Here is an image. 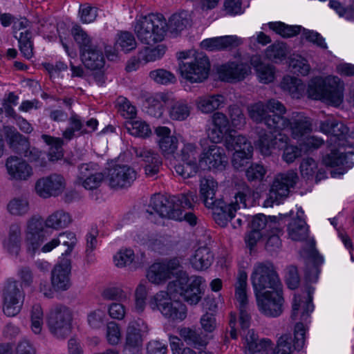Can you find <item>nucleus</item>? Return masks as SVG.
Instances as JSON below:
<instances>
[{"instance_id": "1", "label": "nucleus", "mask_w": 354, "mask_h": 354, "mask_svg": "<svg viewBox=\"0 0 354 354\" xmlns=\"http://www.w3.org/2000/svg\"><path fill=\"white\" fill-rule=\"evenodd\" d=\"M190 15L187 11L174 14L168 24L162 15L149 14L136 20L134 31L142 43L153 45L163 40L167 28L176 35L190 26Z\"/></svg>"}, {"instance_id": "2", "label": "nucleus", "mask_w": 354, "mask_h": 354, "mask_svg": "<svg viewBox=\"0 0 354 354\" xmlns=\"http://www.w3.org/2000/svg\"><path fill=\"white\" fill-rule=\"evenodd\" d=\"M198 201L194 192L189 191L178 195L165 196L161 194L153 195L146 209V217L152 221L151 216L156 214L162 218L176 221H185L190 225H195L197 217L192 212L184 213V209H192Z\"/></svg>"}, {"instance_id": "3", "label": "nucleus", "mask_w": 354, "mask_h": 354, "mask_svg": "<svg viewBox=\"0 0 354 354\" xmlns=\"http://www.w3.org/2000/svg\"><path fill=\"white\" fill-rule=\"evenodd\" d=\"M249 118L257 124H264L270 131H277V126L281 127L284 122L281 115L286 109L284 105L275 99L267 102L258 101L247 106Z\"/></svg>"}, {"instance_id": "4", "label": "nucleus", "mask_w": 354, "mask_h": 354, "mask_svg": "<svg viewBox=\"0 0 354 354\" xmlns=\"http://www.w3.org/2000/svg\"><path fill=\"white\" fill-rule=\"evenodd\" d=\"M344 84L337 76L329 75L325 78H313L308 86V96L315 100H322L334 106L343 101Z\"/></svg>"}, {"instance_id": "5", "label": "nucleus", "mask_w": 354, "mask_h": 354, "mask_svg": "<svg viewBox=\"0 0 354 354\" xmlns=\"http://www.w3.org/2000/svg\"><path fill=\"white\" fill-rule=\"evenodd\" d=\"M177 56L179 72L187 81L201 83L208 77L210 63L207 56L198 53L195 57H190L187 52H180Z\"/></svg>"}, {"instance_id": "6", "label": "nucleus", "mask_w": 354, "mask_h": 354, "mask_svg": "<svg viewBox=\"0 0 354 354\" xmlns=\"http://www.w3.org/2000/svg\"><path fill=\"white\" fill-rule=\"evenodd\" d=\"M251 281L254 293L282 289V283L275 267L270 261L258 262L254 264Z\"/></svg>"}, {"instance_id": "7", "label": "nucleus", "mask_w": 354, "mask_h": 354, "mask_svg": "<svg viewBox=\"0 0 354 354\" xmlns=\"http://www.w3.org/2000/svg\"><path fill=\"white\" fill-rule=\"evenodd\" d=\"M252 190L248 185H244L242 191L235 195V202L225 203L222 199L215 203L214 207L207 208L212 209V216L215 222L221 227H225L235 216V212L239 208V203L247 207L246 199L251 197Z\"/></svg>"}, {"instance_id": "8", "label": "nucleus", "mask_w": 354, "mask_h": 354, "mask_svg": "<svg viewBox=\"0 0 354 354\" xmlns=\"http://www.w3.org/2000/svg\"><path fill=\"white\" fill-rule=\"evenodd\" d=\"M72 313L66 306H53L48 315L47 324L51 333L58 339H65L71 333Z\"/></svg>"}, {"instance_id": "9", "label": "nucleus", "mask_w": 354, "mask_h": 354, "mask_svg": "<svg viewBox=\"0 0 354 354\" xmlns=\"http://www.w3.org/2000/svg\"><path fill=\"white\" fill-rule=\"evenodd\" d=\"M297 180V174L292 170L276 175L270 185L265 205L272 206L274 203H280L288 196L290 189L295 187Z\"/></svg>"}, {"instance_id": "10", "label": "nucleus", "mask_w": 354, "mask_h": 354, "mask_svg": "<svg viewBox=\"0 0 354 354\" xmlns=\"http://www.w3.org/2000/svg\"><path fill=\"white\" fill-rule=\"evenodd\" d=\"M3 310L8 317L18 315L23 306L25 292L17 280L8 279L3 288Z\"/></svg>"}, {"instance_id": "11", "label": "nucleus", "mask_w": 354, "mask_h": 354, "mask_svg": "<svg viewBox=\"0 0 354 354\" xmlns=\"http://www.w3.org/2000/svg\"><path fill=\"white\" fill-rule=\"evenodd\" d=\"M187 277L182 279H176L169 282L167 286L169 293H176L190 305L197 304L202 297V290L201 286L203 279L201 277H196L187 283Z\"/></svg>"}, {"instance_id": "12", "label": "nucleus", "mask_w": 354, "mask_h": 354, "mask_svg": "<svg viewBox=\"0 0 354 354\" xmlns=\"http://www.w3.org/2000/svg\"><path fill=\"white\" fill-rule=\"evenodd\" d=\"M259 311L267 317H276L283 312L282 289L255 293Z\"/></svg>"}, {"instance_id": "13", "label": "nucleus", "mask_w": 354, "mask_h": 354, "mask_svg": "<svg viewBox=\"0 0 354 354\" xmlns=\"http://www.w3.org/2000/svg\"><path fill=\"white\" fill-rule=\"evenodd\" d=\"M169 291H160L150 303L152 309L157 308L167 318L172 320H183L187 316L186 306L180 303L171 301Z\"/></svg>"}, {"instance_id": "14", "label": "nucleus", "mask_w": 354, "mask_h": 354, "mask_svg": "<svg viewBox=\"0 0 354 354\" xmlns=\"http://www.w3.org/2000/svg\"><path fill=\"white\" fill-rule=\"evenodd\" d=\"M281 119L284 121L283 125L277 126V131L288 128L292 138L301 141L313 131V120L304 113L293 112L290 118H286L281 115Z\"/></svg>"}, {"instance_id": "15", "label": "nucleus", "mask_w": 354, "mask_h": 354, "mask_svg": "<svg viewBox=\"0 0 354 354\" xmlns=\"http://www.w3.org/2000/svg\"><path fill=\"white\" fill-rule=\"evenodd\" d=\"M306 327L302 322H298L294 328L293 335H282L277 340L273 354H292L299 351L305 344Z\"/></svg>"}, {"instance_id": "16", "label": "nucleus", "mask_w": 354, "mask_h": 354, "mask_svg": "<svg viewBox=\"0 0 354 354\" xmlns=\"http://www.w3.org/2000/svg\"><path fill=\"white\" fill-rule=\"evenodd\" d=\"M137 178L136 171L126 165H117L109 169L107 180L111 187L127 188L131 185Z\"/></svg>"}, {"instance_id": "17", "label": "nucleus", "mask_w": 354, "mask_h": 354, "mask_svg": "<svg viewBox=\"0 0 354 354\" xmlns=\"http://www.w3.org/2000/svg\"><path fill=\"white\" fill-rule=\"evenodd\" d=\"M66 187L64 178L58 174H53L48 176L37 180L35 184V192L44 198L57 196L63 192Z\"/></svg>"}, {"instance_id": "18", "label": "nucleus", "mask_w": 354, "mask_h": 354, "mask_svg": "<svg viewBox=\"0 0 354 354\" xmlns=\"http://www.w3.org/2000/svg\"><path fill=\"white\" fill-rule=\"evenodd\" d=\"M199 162L201 165L214 171L224 170L228 162L224 149L216 143L203 149Z\"/></svg>"}, {"instance_id": "19", "label": "nucleus", "mask_w": 354, "mask_h": 354, "mask_svg": "<svg viewBox=\"0 0 354 354\" xmlns=\"http://www.w3.org/2000/svg\"><path fill=\"white\" fill-rule=\"evenodd\" d=\"M314 288L308 286L306 288L303 295H295L292 304L291 319L293 320L300 319L305 322L313 312L314 306L313 304V294Z\"/></svg>"}, {"instance_id": "20", "label": "nucleus", "mask_w": 354, "mask_h": 354, "mask_svg": "<svg viewBox=\"0 0 354 354\" xmlns=\"http://www.w3.org/2000/svg\"><path fill=\"white\" fill-rule=\"evenodd\" d=\"M29 21L25 18L17 20L13 25L15 37L18 40L19 50L27 59L33 56L32 34L27 29Z\"/></svg>"}, {"instance_id": "21", "label": "nucleus", "mask_w": 354, "mask_h": 354, "mask_svg": "<svg viewBox=\"0 0 354 354\" xmlns=\"http://www.w3.org/2000/svg\"><path fill=\"white\" fill-rule=\"evenodd\" d=\"M148 330V326L142 319H138L131 321L126 329L125 348L135 350L141 347Z\"/></svg>"}, {"instance_id": "22", "label": "nucleus", "mask_w": 354, "mask_h": 354, "mask_svg": "<svg viewBox=\"0 0 354 354\" xmlns=\"http://www.w3.org/2000/svg\"><path fill=\"white\" fill-rule=\"evenodd\" d=\"M104 178V174L97 171L96 165L82 164L78 167L76 183L86 189L92 190L100 185Z\"/></svg>"}, {"instance_id": "23", "label": "nucleus", "mask_w": 354, "mask_h": 354, "mask_svg": "<svg viewBox=\"0 0 354 354\" xmlns=\"http://www.w3.org/2000/svg\"><path fill=\"white\" fill-rule=\"evenodd\" d=\"M71 266L68 259H63L55 266L51 272V283L55 290L63 291L68 290L71 286L70 273Z\"/></svg>"}, {"instance_id": "24", "label": "nucleus", "mask_w": 354, "mask_h": 354, "mask_svg": "<svg viewBox=\"0 0 354 354\" xmlns=\"http://www.w3.org/2000/svg\"><path fill=\"white\" fill-rule=\"evenodd\" d=\"M133 151L137 158L144 162L145 174L153 176L159 171L162 160L158 153L147 147H133Z\"/></svg>"}, {"instance_id": "25", "label": "nucleus", "mask_w": 354, "mask_h": 354, "mask_svg": "<svg viewBox=\"0 0 354 354\" xmlns=\"http://www.w3.org/2000/svg\"><path fill=\"white\" fill-rule=\"evenodd\" d=\"M155 133L158 137V144L162 154L167 158L174 156L178 149V140L171 135V129L167 127H158Z\"/></svg>"}, {"instance_id": "26", "label": "nucleus", "mask_w": 354, "mask_h": 354, "mask_svg": "<svg viewBox=\"0 0 354 354\" xmlns=\"http://www.w3.org/2000/svg\"><path fill=\"white\" fill-rule=\"evenodd\" d=\"M250 71V68L247 64L230 62L222 65L218 70V73L223 81L233 82L243 80Z\"/></svg>"}, {"instance_id": "27", "label": "nucleus", "mask_w": 354, "mask_h": 354, "mask_svg": "<svg viewBox=\"0 0 354 354\" xmlns=\"http://www.w3.org/2000/svg\"><path fill=\"white\" fill-rule=\"evenodd\" d=\"M6 167L10 178L17 180H26L32 174V167L22 158L9 157Z\"/></svg>"}, {"instance_id": "28", "label": "nucleus", "mask_w": 354, "mask_h": 354, "mask_svg": "<svg viewBox=\"0 0 354 354\" xmlns=\"http://www.w3.org/2000/svg\"><path fill=\"white\" fill-rule=\"evenodd\" d=\"M287 139L288 136L283 133L274 135L271 132H264L259 136L258 147L263 155L269 156L272 149L283 147Z\"/></svg>"}, {"instance_id": "29", "label": "nucleus", "mask_w": 354, "mask_h": 354, "mask_svg": "<svg viewBox=\"0 0 354 354\" xmlns=\"http://www.w3.org/2000/svg\"><path fill=\"white\" fill-rule=\"evenodd\" d=\"M320 131L327 135H330V145H337L342 142L345 134L348 131V127L343 122H338L334 119L328 118L320 122Z\"/></svg>"}, {"instance_id": "30", "label": "nucleus", "mask_w": 354, "mask_h": 354, "mask_svg": "<svg viewBox=\"0 0 354 354\" xmlns=\"http://www.w3.org/2000/svg\"><path fill=\"white\" fill-rule=\"evenodd\" d=\"M243 41L236 35H229L205 39L202 47L210 51L230 50L241 45Z\"/></svg>"}, {"instance_id": "31", "label": "nucleus", "mask_w": 354, "mask_h": 354, "mask_svg": "<svg viewBox=\"0 0 354 354\" xmlns=\"http://www.w3.org/2000/svg\"><path fill=\"white\" fill-rule=\"evenodd\" d=\"M3 131L7 143L14 152L21 154L28 149L30 143L28 139L14 127H4Z\"/></svg>"}, {"instance_id": "32", "label": "nucleus", "mask_w": 354, "mask_h": 354, "mask_svg": "<svg viewBox=\"0 0 354 354\" xmlns=\"http://www.w3.org/2000/svg\"><path fill=\"white\" fill-rule=\"evenodd\" d=\"M280 221L277 216H267L259 214L252 217L249 226L257 232H270L271 230L280 231Z\"/></svg>"}, {"instance_id": "33", "label": "nucleus", "mask_w": 354, "mask_h": 354, "mask_svg": "<svg viewBox=\"0 0 354 354\" xmlns=\"http://www.w3.org/2000/svg\"><path fill=\"white\" fill-rule=\"evenodd\" d=\"M218 189L217 182L212 177L203 178L200 180L199 194L206 207H214L216 202L220 199L216 198Z\"/></svg>"}, {"instance_id": "34", "label": "nucleus", "mask_w": 354, "mask_h": 354, "mask_svg": "<svg viewBox=\"0 0 354 354\" xmlns=\"http://www.w3.org/2000/svg\"><path fill=\"white\" fill-rule=\"evenodd\" d=\"M304 212L299 209L297 217L293 218L288 224V234L290 239L295 241H304L308 236V227L301 218Z\"/></svg>"}, {"instance_id": "35", "label": "nucleus", "mask_w": 354, "mask_h": 354, "mask_svg": "<svg viewBox=\"0 0 354 354\" xmlns=\"http://www.w3.org/2000/svg\"><path fill=\"white\" fill-rule=\"evenodd\" d=\"M212 118L215 128L210 131L208 138L213 143H218L222 140L223 134L230 131V121L224 113L218 111L214 113Z\"/></svg>"}, {"instance_id": "36", "label": "nucleus", "mask_w": 354, "mask_h": 354, "mask_svg": "<svg viewBox=\"0 0 354 354\" xmlns=\"http://www.w3.org/2000/svg\"><path fill=\"white\" fill-rule=\"evenodd\" d=\"M81 57L84 66L90 70H99L104 65L102 50L96 45L93 48L83 51Z\"/></svg>"}, {"instance_id": "37", "label": "nucleus", "mask_w": 354, "mask_h": 354, "mask_svg": "<svg viewBox=\"0 0 354 354\" xmlns=\"http://www.w3.org/2000/svg\"><path fill=\"white\" fill-rule=\"evenodd\" d=\"M213 261L214 254L207 246L198 248L190 258V263L196 270L207 269L212 265Z\"/></svg>"}, {"instance_id": "38", "label": "nucleus", "mask_w": 354, "mask_h": 354, "mask_svg": "<svg viewBox=\"0 0 354 354\" xmlns=\"http://www.w3.org/2000/svg\"><path fill=\"white\" fill-rule=\"evenodd\" d=\"M336 145L330 146L329 153H327L323 156V162L328 167H336L341 165H344L346 162L348 154H354V151L346 150V149L339 147V149L336 148Z\"/></svg>"}, {"instance_id": "39", "label": "nucleus", "mask_w": 354, "mask_h": 354, "mask_svg": "<svg viewBox=\"0 0 354 354\" xmlns=\"http://www.w3.org/2000/svg\"><path fill=\"white\" fill-rule=\"evenodd\" d=\"M245 339V354H268L271 347L272 342L268 339H258L252 332H248Z\"/></svg>"}, {"instance_id": "40", "label": "nucleus", "mask_w": 354, "mask_h": 354, "mask_svg": "<svg viewBox=\"0 0 354 354\" xmlns=\"http://www.w3.org/2000/svg\"><path fill=\"white\" fill-rule=\"evenodd\" d=\"M224 145L228 151L248 150L252 146L248 139L234 130L230 131L225 137Z\"/></svg>"}, {"instance_id": "41", "label": "nucleus", "mask_w": 354, "mask_h": 354, "mask_svg": "<svg viewBox=\"0 0 354 354\" xmlns=\"http://www.w3.org/2000/svg\"><path fill=\"white\" fill-rule=\"evenodd\" d=\"M21 243V226L19 223H13L10 225L8 239L4 246L12 254H18Z\"/></svg>"}, {"instance_id": "42", "label": "nucleus", "mask_w": 354, "mask_h": 354, "mask_svg": "<svg viewBox=\"0 0 354 354\" xmlns=\"http://www.w3.org/2000/svg\"><path fill=\"white\" fill-rule=\"evenodd\" d=\"M180 335L188 345L192 346L196 348L204 347L208 343L207 335L203 334L201 331L189 328H181Z\"/></svg>"}, {"instance_id": "43", "label": "nucleus", "mask_w": 354, "mask_h": 354, "mask_svg": "<svg viewBox=\"0 0 354 354\" xmlns=\"http://www.w3.org/2000/svg\"><path fill=\"white\" fill-rule=\"evenodd\" d=\"M167 109L169 118L175 121L185 120L191 112V106L185 100H172Z\"/></svg>"}, {"instance_id": "44", "label": "nucleus", "mask_w": 354, "mask_h": 354, "mask_svg": "<svg viewBox=\"0 0 354 354\" xmlns=\"http://www.w3.org/2000/svg\"><path fill=\"white\" fill-rule=\"evenodd\" d=\"M68 127L63 132V138L71 140L75 136V133L77 132L79 136L89 133L87 129L84 128V122L81 120L80 115L74 112L71 113V116L68 119Z\"/></svg>"}, {"instance_id": "45", "label": "nucleus", "mask_w": 354, "mask_h": 354, "mask_svg": "<svg viewBox=\"0 0 354 354\" xmlns=\"http://www.w3.org/2000/svg\"><path fill=\"white\" fill-rule=\"evenodd\" d=\"M71 221V216L68 212L59 209L47 217L45 220V226L59 230L68 227Z\"/></svg>"}, {"instance_id": "46", "label": "nucleus", "mask_w": 354, "mask_h": 354, "mask_svg": "<svg viewBox=\"0 0 354 354\" xmlns=\"http://www.w3.org/2000/svg\"><path fill=\"white\" fill-rule=\"evenodd\" d=\"M225 103V97L221 95H212L201 97L197 100V106L203 113H212L219 109Z\"/></svg>"}, {"instance_id": "47", "label": "nucleus", "mask_w": 354, "mask_h": 354, "mask_svg": "<svg viewBox=\"0 0 354 354\" xmlns=\"http://www.w3.org/2000/svg\"><path fill=\"white\" fill-rule=\"evenodd\" d=\"M281 88L288 92L293 98L299 99L304 91V85L300 79L290 75L285 76L281 82Z\"/></svg>"}, {"instance_id": "48", "label": "nucleus", "mask_w": 354, "mask_h": 354, "mask_svg": "<svg viewBox=\"0 0 354 354\" xmlns=\"http://www.w3.org/2000/svg\"><path fill=\"white\" fill-rule=\"evenodd\" d=\"M169 96L163 93L157 94L155 97L147 100L148 106L146 107V113L153 118H160L164 111L163 104L161 102H166Z\"/></svg>"}, {"instance_id": "49", "label": "nucleus", "mask_w": 354, "mask_h": 354, "mask_svg": "<svg viewBox=\"0 0 354 354\" xmlns=\"http://www.w3.org/2000/svg\"><path fill=\"white\" fill-rule=\"evenodd\" d=\"M247 279V273L243 270H240L235 285V297L239 304V308H245L248 304Z\"/></svg>"}, {"instance_id": "50", "label": "nucleus", "mask_w": 354, "mask_h": 354, "mask_svg": "<svg viewBox=\"0 0 354 354\" xmlns=\"http://www.w3.org/2000/svg\"><path fill=\"white\" fill-rule=\"evenodd\" d=\"M162 264L168 279L172 277H175L176 279H182L187 277L185 272L183 271V267L179 258L174 257L166 260L162 262Z\"/></svg>"}, {"instance_id": "51", "label": "nucleus", "mask_w": 354, "mask_h": 354, "mask_svg": "<svg viewBox=\"0 0 354 354\" xmlns=\"http://www.w3.org/2000/svg\"><path fill=\"white\" fill-rule=\"evenodd\" d=\"M7 210L12 216H24L30 211L29 201L24 197H15L8 202Z\"/></svg>"}, {"instance_id": "52", "label": "nucleus", "mask_w": 354, "mask_h": 354, "mask_svg": "<svg viewBox=\"0 0 354 354\" xmlns=\"http://www.w3.org/2000/svg\"><path fill=\"white\" fill-rule=\"evenodd\" d=\"M125 129L132 136L140 138H147L151 134V130L148 124L142 120L128 121Z\"/></svg>"}, {"instance_id": "53", "label": "nucleus", "mask_w": 354, "mask_h": 354, "mask_svg": "<svg viewBox=\"0 0 354 354\" xmlns=\"http://www.w3.org/2000/svg\"><path fill=\"white\" fill-rule=\"evenodd\" d=\"M322 262L323 258L317 252H313L305 271V277L307 281L310 282H315L317 281L319 272L318 267Z\"/></svg>"}, {"instance_id": "54", "label": "nucleus", "mask_w": 354, "mask_h": 354, "mask_svg": "<svg viewBox=\"0 0 354 354\" xmlns=\"http://www.w3.org/2000/svg\"><path fill=\"white\" fill-rule=\"evenodd\" d=\"M287 53L288 50L286 44L275 42L267 48L266 56L272 62L277 63L286 57Z\"/></svg>"}, {"instance_id": "55", "label": "nucleus", "mask_w": 354, "mask_h": 354, "mask_svg": "<svg viewBox=\"0 0 354 354\" xmlns=\"http://www.w3.org/2000/svg\"><path fill=\"white\" fill-rule=\"evenodd\" d=\"M42 140L48 145H50L49 155L52 160H58L63 156L62 144L61 138L51 137L48 135H42Z\"/></svg>"}, {"instance_id": "56", "label": "nucleus", "mask_w": 354, "mask_h": 354, "mask_svg": "<svg viewBox=\"0 0 354 354\" xmlns=\"http://www.w3.org/2000/svg\"><path fill=\"white\" fill-rule=\"evenodd\" d=\"M31 329L35 334L41 332L44 324V313L40 304H35L30 310Z\"/></svg>"}, {"instance_id": "57", "label": "nucleus", "mask_w": 354, "mask_h": 354, "mask_svg": "<svg viewBox=\"0 0 354 354\" xmlns=\"http://www.w3.org/2000/svg\"><path fill=\"white\" fill-rule=\"evenodd\" d=\"M270 29L283 37H290L297 35L301 30L300 26H288L282 22H270L268 24Z\"/></svg>"}, {"instance_id": "58", "label": "nucleus", "mask_w": 354, "mask_h": 354, "mask_svg": "<svg viewBox=\"0 0 354 354\" xmlns=\"http://www.w3.org/2000/svg\"><path fill=\"white\" fill-rule=\"evenodd\" d=\"M166 48L164 45H158L153 48L145 47L138 54V60L145 62H153L161 58L165 53Z\"/></svg>"}, {"instance_id": "59", "label": "nucleus", "mask_w": 354, "mask_h": 354, "mask_svg": "<svg viewBox=\"0 0 354 354\" xmlns=\"http://www.w3.org/2000/svg\"><path fill=\"white\" fill-rule=\"evenodd\" d=\"M72 34L74 39L80 46L81 53L95 46L93 44L91 39L87 33L80 26H77L74 27L72 30Z\"/></svg>"}, {"instance_id": "60", "label": "nucleus", "mask_w": 354, "mask_h": 354, "mask_svg": "<svg viewBox=\"0 0 354 354\" xmlns=\"http://www.w3.org/2000/svg\"><path fill=\"white\" fill-rule=\"evenodd\" d=\"M280 234H282V229L280 225V231L271 230L268 232V238L265 243L266 250L270 254H277L281 249V241Z\"/></svg>"}, {"instance_id": "61", "label": "nucleus", "mask_w": 354, "mask_h": 354, "mask_svg": "<svg viewBox=\"0 0 354 354\" xmlns=\"http://www.w3.org/2000/svg\"><path fill=\"white\" fill-rule=\"evenodd\" d=\"M228 115L232 127L241 129L246 124V118L239 106L236 104L229 106Z\"/></svg>"}, {"instance_id": "62", "label": "nucleus", "mask_w": 354, "mask_h": 354, "mask_svg": "<svg viewBox=\"0 0 354 354\" xmlns=\"http://www.w3.org/2000/svg\"><path fill=\"white\" fill-rule=\"evenodd\" d=\"M166 274L162 263H155L149 267L147 277L150 282L159 284L168 279Z\"/></svg>"}, {"instance_id": "63", "label": "nucleus", "mask_w": 354, "mask_h": 354, "mask_svg": "<svg viewBox=\"0 0 354 354\" xmlns=\"http://www.w3.org/2000/svg\"><path fill=\"white\" fill-rule=\"evenodd\" d=\"M149 77L160 84H173L176 81L175 75L169 71L159 68L149 73Z\"/></svg>"}, {"instance_id": "64", "label": "nucleus", "mask_w": 354, "mask_h": 354, "mask_svg": "<svg viewBox=\"0 0 354 354\" xmlns=\"http://www.w3.org/2000/svg\"><path fill=\"white\" fill-rule=\"evenodd\" d=\"M117 49L128 53L136 47V41L133 35L129 32H123L119 35L115 43Z\"/></svg>"}]
</instances>
